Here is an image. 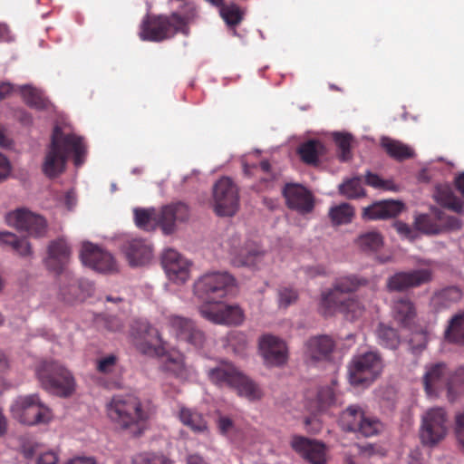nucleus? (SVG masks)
I'll use <instances>...</instances> for the list:
<instances>
[{
    "mask_svg": "<svg viewBox=\"0 0 464 464\" xmlns=\"http://www.w3.org/2000/svg\"><path fill=\"white\" fill-rule=\"evenodd\" d=\"M105 327L111 332L121 331L123 327L121 321L114 316L108 317L105 320Z\"/></svg>",
    "mask_w": 464,
    "mask_h": 464,
    "instance_id": "nucleus-59",
    "label": "nucleus"
},
{
    "mask_svg": "<svg viewBox=\"0 0 464 464\" xmlns=\"http://www.w3.org/2000/svg\"><path fill=\"white\" fill-rule=\"evenodd\" d=\"M137 334L139 335L136 346L137 349L148 355L161 356L166 353L165 343L157 328L146 321L138 323Z\"/></svg>",
    "mask_w": 464,
    "mask_h": 464,
    "instance_id": "nucleus-19",
    "label": "nucleus"
},
{
    "mask_svg": "<svg viewBox=\"0 0 464 464\" xmlns=\"http://www.w3.org/2000/svg\"><path fill=\"white\" fill-rule=\"evenodd\" d=\"M438 201L445 208L460 213L463 210V202L456 197L450 189L441 190L438 194Z\"/></svg>",
    "mask_w": 464,
    "mask_h": 464,
    "instance_id": "nucleus-48",
    "label": "nucleus"
},
{
    "mask_svg": "<svg viewBox=\"0 0 464 464\" xmlns=\"http://www.w3.org/2000/svg\"><path fill=\"white\" fill-rule=\"evenodd\" d=\"M415 226L425 234L434 235L445 230H458L461 227V222L457 217L449 216L444 210L434 208L430 214L420 215Z\"/></svg>",
    "mask_w": 464,
    "mask_h": 464,
    "instance_id": "nucleus-14",
    "label": "nucleus"
},
{
    "mask_svg": "<svg viewBox=\"0 0 464 464\" xmlns=\"http://www.w3.org/2000/svg\"><path fill=\"white\" fill-rule=\"evenodd\" d=\"M134 464H172L164 454L159 452H143L135 457Z\"/></svg>",
    "mask_w": 464,
    "mask_h": 464,
    "instance_id": "nucleus-49",
    "label": "nucleus"
},
{
    "mask_svg": "<svg viewBox=\"0 0 464 464\" xmlns=\"http://www.w3.org/2000/svg\"><path fill=\"white\" fill-rule=\"evenodd\" d=\"M109 418L122 429L140 436L147 427V421L154 413L150 401H141L134 395L113 396L107 405Z\"/></svg>",
    "mask_w": 464,
    "mask_h": 464,
    "instance_id": "nucleus-2",
    "label": "nucleus"
},
{
    "mask_svg": "<svg viewBox=\"0 0 464 464\" xmlns=\"http://www.w3.org/2000/svg\"><path fill=\"white\" fill-rule=\"evenodd\" d=\"M340 193L349 198H358L365 196L360 178L348 179L339 187Z\"/></svg>",
    "mask_w": 464,
    "mask_h": 464,
    "instance_id": "nucleus-46",
    "label": "nucleus"
},
{
    "mask_svg": "<svg viewBox=\"0 0 464 464\" xmlns=\"http://www.w3.org/2000/svg\"><path fill=\"white\" fill-rule=\"evenodd\" d=\"M229 255L231 263L235 266H248L258 268L263 262L266 253L257 246L246 244L241 245V239L238 236L231 237L225 246Z\"/></svg>",
    "mask_w": 464,
    "mask_h": 464,
    "instance_id": "nucleus-13",
    "label": "nucleus"
},
{
    "mask_svg": "<svg viewBox=\"0 0 464 464\" xmlns=\"http://www.w3.org/2000/svg\"><path fill=\"white\" fill-rule=\"evenodd\" d=\"M351 136L349 134L335 133L334 141L340 150V160L346 161L351 158Z\"/></svg>",
    "mask_w": 464,
    "mask_h": 464,
    "instance_id": "nucleus-52",
    "label": "nucleus"
},
{
    "mask_svg": "<svg viewBox=\"0 0 464 464\" xmlns=\"http://www.w3.org/2000/svg\"><path fill=\"white\" fill-rule=\"evenodd\" d=\"M14 90V85L9 82L0 83V101L9 97Z\"/></svg>",
    "mask_w": 464,
    "mask_h": 464,
    "instance_id": "nucleus-62",
    "label": "nucleus"
},
{
    "mask_svg": "<svg viewBox=\"0 0 464 464\" xmlns=\"http://www.w3.org/2000/svg\"><path fill=\"white\" fill-rule=\"evenodd\" d=\"M215 211L220 217H232L239 207L237 187L229 178L218 180L213 188Z\"/></svg>",
    "mask_w": 464,
    "mask_h": 464,
    "instance_id": "nucleus-12",
    "label": "nucleus"
},
{
    "mask_svg": "<svg viewBox=\"0 0 464 464\" xmlns=\"http://www.w3.org/2000/svg\"><path fill=\"white\" fill-rule=\"evenodd\" d=\"M118 362V357L109 354L97 360L96 370L102 374H110L114 372Z\"/></svg>",
    "mask_w": 464,
    "mask_h": 464,
    "instance_id": "nucleus-53",
    "label": "nucleus"
},
{
    "mask_svg": "<svg viewBox=\"0 0 464 464\" xmlns=\"http://www.w3.org/2000/svg\"><path fill=\"white\" fill-rule=\"evenodd\" d=\"M377 335L380 344L389 349H396L400 343L397 331L383 324H380L377 329Z\"/></svg>",
    "mask_w": 464,
    "mask_h": 464,
    "instance_id": "nucleus-42",
    "label": "nucleus"
},
{
    "mask_svg": "<svg viewBox=\"0 0 464 464\" xmlns=\"http://www.w3.org/2000/svg\"><path fill=\"white\" fill-rule=\"evenodd\" d=\"M456 436L464 449V413L456 416Z\"/></svg>",
    "mask_w": 464,
    "mask_h": 464,
    "instance_id": "nucleus-57",
    "label": "nucleus"
},
{
    "mask_svg": "<svg viewBox=\"0 0 464 464\" xmlns=\"http://www.w3.org/2000/svg\"><path fill=\"white\" fill-rule=\"evenodd\" d=\"M448 399L453 401L458 394L464 392V367L457 369L447 382Z\"/></svg>",
    "mask_w": 464,
    "mask_h": 464,
    "instance_id": "nucleus-43",
    "label": "nucleus"
},
{
    "mask_svg": "<svg viewBox=\"0 0 464 464\" xmlns=\"http://www.w3.org/2000/svg\"><path fill=\"white\" fill-rule=\"evenodd\" d=\"M356 243L363 251H377L382 246V237L378 232L370 231L359 236Z\"/></svg>",
    "mask_w": 464,
    "mask_h": 464,
    "instance_id": "nucleus-44",
    "label": "nucleus"
},
{
    "mask_svg": "<svg viewBox=\"0 0 464 464\" xmlns=\"http://www.w3.org/2000/svg\"><path fill=\"white\" fill-rule=\"evenodd\" d=\"M87 146L82 137L75 133H64L56 125L51 136L42 165L44 174L49 179H54L64 172L70 156L73 158L75 167H81L86 158Z\"/></svg>",
    "mask_w": 464,
    "mask_h": 464,
    "instance_id": "nucleus-1",
    "label": "nucleus"
},
{
    "mask_svg": "<svg viewBox=\"0 0 464 464\" xmlns=\"http://www.w3.org/2000/svg\"><path fill=\"white\" fill-rule=\"evenodd\" d=\"M444 336L449 343L464 345V312L450 319Z\"/></svg>",
    "mask_w": 464,
    "mask_h": 464,
    "instance_id": "nucleus-38",
    "label": "nucleus"
},
{
    "mask_svg": "<svg viewBox=\"0 0 464 464\" xmlns=\"http://www.w3.org/2000/svg\"><path fill=\"white\" fill-rule=\"evenodd\" d=\"M317 398L320 402V409L323 410L325 406L333 403L334 400V394L332 389L328 387L323 388L318 392Z\"/></svg>",
    "mask_w": 464,
    "mask_h": 464,
    "instance_id": "nucleus-55",
    "label": "nucleus"
},
{
    "mask_svg": "<svg viewBox=\"0 0 464 464\" xmlns=\"http://www.w3.org/2000/svg\"><path fill=\"white\" fill-rule=\"evenodd\" d=\"M165 325L170 334L178 341L201 349L206 343L205 333L199 329L194 321L188 317L169 314L165 317Z\"/></svg>",
    "mask_w": 464,
    "mask_h": 464,
    "instance_id": "nucleus-11",
    "label": "nucleus"
},
{
    "mask_svg": "<svg viewBox=\"0 0 464 464\" xmlns=\"http://www.w3.org/2000/svg\"><path fill=\"white\" fill-rule=\"evenodd\" d=\"M293 450L311 464H326V447L318 440L303 436H294Z\"/></svg>",
    "mask_w": 464,
    "mask_h": 464,
    "instance_id": "nucleus-26",
    "label": "nucleus"
},
{
    "mask_svg": "<svg viewBox=\"0 0 464 464\" xmlns=\"http://www.w3.org/2000/svg\"><path fill=\"white\" fill-rule=\"evenodd\" d=\"M392 309L394 319L403 327L410 326L416 316L414 304L408 297L394 300Z\"/></svg>",
    "mask_w": 464,
    "mask_h": 464,
    "instance_id": "nucleus-32",
    "label": "nucleus"
},
{
    "mask_svg": "<svg viewBox=\"0 0 464 464\" xmlns=\"http://www.w3.org/2000/svg\"><path fill=\"white\" fill-rule=\"evenodd\" d=\"M394 227L399 234L405 236V237H409L410 234L411 233V227L406 223H403L401 221L396 222L394 224Z\"/></svg>",
    "mask_w": 464,
    "mask_h": 464,
    "instance_id": "nucleus-63",
    "label": "nucleus"
},
{
    "mask_svg": "<svg viewBox=\"0 0 464 464\" xmlns=\"http://www.w3.org/2000/svg\"><path fill=\"white\" fill-rule=\"evenodd\" d=\"M6 223L17 230L24 231L34 237H42L47 231V222L40 215L20 208L5 216Z\"/></svg>",
    "mask_w": 464,
    "mask_h": 464,
    "instance_id": "nucleus-16",
    "label": "nucleus"
},
{
    "mask_svg": "<svg viewBox=\"0 0 464 464\" xmlns=\"http://www.w3.org/2000/svg\"><path fill=\"white\" fill-rule=\"evenodd\" d=\"M80 257L84 266L100 273L112 272L116 269L111 254L92 243L82 245Z\"/></svg>",
    "mask_w": 464,
    "mask_h": 464,
    "instance_id": "nucleus-20",
    "label": "nucleus"
},
{
    "mask_svg": "<svg viewBox=\"0 0 464 464\" xmlns=\"http://www.w3.org/2000/svg\"><path fill=\"white\" fill-rule=\"evenodd\" d=\"M335 347L334 341L328 335L309 338L304 344V354L314 361L326 360Z\"/></svg>",
    "mask_w": 464,
    "mask_h": 464,
    "instance_id": "nucleus-29",
    "label": "nucleus"
},
{
    "mask_svg": "<svg viewBox=\"0 0 464 464\" xmlns=\"http://www.w3.org/2000/svg\"><path fill=\"white\" fill-rule=\"evenodd\" d=\"M282 192L289 208L301 214L310 213L314 209V196L305 187L289 183L284 187Z\"/></svg>",
    "mask_w": 464,
    "mask_h": 464,
    "instance_id": "nucleus-24",
    "label": "nucleus"
},
{
    "mask_svg": "<svg viewBox=\"0 0 464 464\" xmlns=\"http://www.w3.org/2000/svg\"><path fill=\"white\" fill-rule=\"evenodd\" d=\"M201 316L208 321L227 325H238L244 321V313L238 305L213 303L199 307Z\"/></svg>",
    "mask_w": 464,
    "mask_h": 464,
    "instance_id": "nucleus-17",
    "label": "nucleus"
},
{
    "mask_svg": "<svg viewBox=\"0 0 464 464\" xmlns=\"http://www.w3.org/2000/svg\"><path fill=\"white\" fill-rule=\"evenodd\" d=\"M297 292L290 287H282L278 290V303L280 307H288L297 300Z\"/></svg>",
    "mask_w": 464,
    "mask_h": 464,
    "instance_id": "nucleus-54",
    "label": "nucleus"
},
{
    "mask_svg": "<svg viewBox=\"0 0 464 464\" xmlns=\"http://www.w3.org/2000/svg\"><path fill=\"white\" fill-rule=\"evenodd\" d=\"M319 309L324 316H332L340 313L353 320L362 315L365 305L357 296H348L338 300L332 298L326 303H320Z\"/></svg>",
    "mask_w": 464,
    "mask_h": 464,
    "instance_id": "nucleus-23",
    "label": "nucleus"
},
{
    "mask_svg": "<svg viewBox=\"0 0 464 464\" xmlns=\"http://www.w3.org/2000/svg\"><path fill=\"white\" fill-rule=\"evenodd\" d=\"M368 284L369 280L359 275L351 274L340 276L334 280L331 288L322 292L320 303H326L332 298L335 300L345 298V294L354 293Z\"/></svg>",
    "mask_w": 464,
    "mask_h": 464,
    "instance_id": "nucleus-22",
    "label": "nucleus"
},
{
    "mask_svg": "<svg viewBox=\"0 0 464 464\" xmlns=\"http://www.w3.org/2000/svg\"><path fill=\"white\" fill-rule=\"evenodd\" d=\"M124 252L131 266H143L152 257L151 246L146 240L139 238L130 240L124 247Z\"/></svg>",
    "mask_w": 464,
    "mask_h": 464,
    "instance_id": "nucleus-30",
    "label": "nucleus"
},
{
    "mask_svg": "<svg viewBox=\"0 0 464 464\" xmlns=\"http://www.w3.org/2000/svg\"><path fill=\"white\" fill-rule=\"evenodd\" d=\"M349 380L353 385H369L381 373L382 360L378 353L356 355L349 364Z\"/></svg>",
    "mask_w": 464,
    "mask_h": 464,
    "instance_id": "nucleus-10",
    "label": "nucleus"
},
{
    "mask_svg": "<svg viewBox=\"0 0 464 464\" xmlns=\"http://www.w3.org/2000/svg\"><path fill=\"white\" fill-rule=\"evenodd\" d=\"M381 145L386 153L392 159L402 161L414 157V150L400 140L382 137Z\"/></svg>",
    "mask_w": 464,
    "mask_h": 464,
    "instance_id": "nucleus-34",
    "label": "nucleus"
},
{
    "mask_svg": "<svg viewBox=\"0 0 464 464\" xmlns=\"http://www.w3.org/2000/svg\"><path fill=\"white\" fill-rule=\"evenodd\" d=\"M0 242L9 246L21 256H29L33 254L32 246L25 238H19L10 232H0Z\"/></svg>",
    "mask_w": 464,
    "mask_h": 464,
    "instance_id": "nucleus-40",
    "label": "nucleus"
},
{
    "mask_svg": "<svg viewBox=\"0 0 464 464\" xmlns=\"http://www.w3.org/2000/svg\"><path fill=\"white\" fill-rule=\"evenodd\" d=\"M228 340H229V343L231 345H234L235 341L238 342V343H239L238 351L243 350L246 345V335L240 332H235V333L230 334Z\"/></svg>",
    "mask_w": 464,
    "mask_h": 464,
    "instance_id": "nucleus-61",
    "label": "nucleus"
},
{
    "mask_svg": "<svg viewBox=\"0 0 464 464\" xmlns=\"http://www.w3.org/2000/svg\"><path fill=\"white\" fill-rule=\"evenodd\" d=\"M259 348L266 364L280 366L287 360V348L285 343L271 334L262 336Z\"/></svg>",
    "mask_w": 464,
    "mask_h": 464,
    "instance_id": "nucleus-27",
    "label": "nucleus"
},
{
    "mask_svg": "<svg viewBox=\"0 0 464 464\" xmlns=\"http://www.w3.org/2000/svg\"><path fill=\"white\" fill-rule=\"evenodd\" d=\"M94 291L92 282L74 276L70 271L64 272L60 278L59 295L67 304L83 302Z\"/></svg>",
    "mask_w": 464,
    "mask_h": 464,
    "instance_id": "nucleus-15",
    "label": "nucleus"
},
{
    "mask_svg": "<svg viewBox=\"0 0 464 464\" xmlns=\"http://www.w3.org/2000/svg\"><path fill=\"white\" fill-rule=\"evenodd\" d=\"M234 427L233 421L230 418L221 416L218 418V428L222 434H227Z\"/></svg>",
    "mask_w": 464,
    "mask_h": 464,
    "instance_id": "nucleus-60",
    "label": "nucleus"
},
{
    "mask_svg": "<svg viewBox=\"0 0 464 464\" xmlns=\"http://www.w3.org/2000/svg\"><path fill=\"white\" fill-rule=\"evenodd\" d=\"M35 375L43 389L59 397H70L75 391L72 373L57 361L40 362L35 367Z\"/></svg>",
    "mask_w": 464,
    "mask_h": 464,
    "instance_id": "nucleus-4",
    "label": "nucleus"
},
{
    "mask_svg": "<svg viewBox=\"0 0 464 464\" xmlns=\"http://www.w3.org/2000/svg\"><path fill=\"white\" fill-rule=\"evenodd\" d=\"M160 370L180 380L187 379L189 374L188 368L185 365L184 357L181 354L168 355L161 364Z\"/></svg>",
    "mask_w": 464,
    "mask_h": 464,
    "instance_id": "nucleus-36",
    "label": "nucleus"
},
{
    "mask_svg": "<svg viewBox=\"0 0 464 464\" xmlns=\"http://www.w3.org/2000/svg\"><path fill=\"white\" fill-rule=\"evenodd\" d=\"M365 183L368 186H371L377 189H382V190H390V191H396L398 190V186L394 184L392 180L389 179H382L380 176L377 174L367 172L365 176Z\"/></svg>",
    "mask_w": 464,
    "mask_h": 464,
    "instance_id": "nucleus-50",
    "label": "nucleus"
},
{
    "mask_svg": "<svg viewBox=\"0 0 464 464\" xmlns=\"http://www.w3.org/2000/svg\"><path fill=\"white\" fill-rule=\"evenodd\" d=\"M353 217L354 208L348 203L332 207L329 210V218L334 226L349 224Z\"/></svg>",
    "mask_w": 464,
    "mask_h": 464,
    "instance_id": "nucleus-41",
    "label": "nucleus"
},
{
    "mask_svg": "<svg viewBox=\"0 0 464 464\" xmlns=\"http://www.w3.org/2000/svg\"><path fill=\"white\" fill-rule=\"evenodd\" d=\"M449 430V419L443 408L429 409L421 418L420 439L423 445L434 447L441 442Z\"/></svg>",
    "mask_w": 464,
    "mask_h": 464,
    "instance_id": "nucleus-9",
    "label": "nucleus"
},
{
    "mask_svg": "<svg viewBox=\"0 0 464 464\" xmlns=\"http://www.w3.org/2000/svg\"><path fill=\"white\" fill-rule=\"evenodd\" d=\"M403 204L395 200H384L363 208L362 218L369 220L385 219L401 212Z\"/></svg>",
    "mask_w": 464,
    "mask_h": 464,
    "instance_id": "nucleus-31",
    "label": "nucleus"
},
{
    "mask_svg": "<svg viewBox=\"0 0 464 464\" xmlns=\"http://www.w3.org/2000/svg\"><path fill=\"white\" fill-rule=\"evenodd\" d=\"M11 172V165L6 157L0 153V182L5 180Z\"/></svg>",
    "mask_w": 464,
    "mask_h": 464,
    "instance_id": "nucleus-58",
    "label": "nucleus"
},
{
    "mask_svg": "<svg viewBox=\"0 0 464 464\" xmlns=\"http://www.w3.org/2000/svg\"><path fill=\"white\" fill-rule=\"evenodd\" d=\"M66 464H97V463H96V460L91 457H77V458L71 459Z\"/></svg>",
    "mask_w": 464,
    "mask_h": 464,
    "instance_id": "nucleus-64",
    "label": "nucleus"
},
{
    "mask_svg": "<svg viewBox=\"0 0 464 464\" xmlns=\"http://www.w3.org/2000/svg\"><path fill=\"white\" fill-rule=\"evenodd\" d=\"M59 457L54 451H46L37 458L36 464H58Z\"/></svg>",
    "mask_w": 464,
    "mask_h": 464,
    "instance_id": "nucleus-56",
    "label": "nucleus"
},
{
    "mask_svg": "<svg viewBox=\"0 0 464 464\" xmlns=\"http://www.w3.org/2000/svg\"><path fill=\"white\" fill-rule=\"evenodd\" d=\"M243 170L245 175L248 177L256 176L259 173L265 174V177H260V179L265 182L270 181L274 179V176L271 173V165L267 160H263L258 165H248L247 163H244Z\"/></svg>",
    "mask_w": 464,
    "mask_h": 464,
    "instance_id": "nucleus-47",
    "label": "nucleus"
},
{
    "mask_svg": "<svg viewBox=\"0 0 464 464\" xmlns=\"http://www.w3.org/2000/svg\"><path fill=\"white\" fill-rule=\"evenodd\" d=\"M134 221L136 226L145 231H151L159 225L165 234H171L176 222H185L189 218V208L183 202H176L162 207L160 214L154 208H135Z\"/></svg>",
    "mask_w": 464,
    "mask_h": 464,
    "instance_id": "nucleus-3",
    "label": "nucleus"
},
{
    "mask_svg": "<svg viewBox=\"0 0 464 464\" xmlns=\"http://www.w3.org/2000/svg\"><path fill=\"white\" fill-rule=\"evenodd\" d=\"M431 279L432 273L428 268L401 271L388 277L386 287L390 292H403L427 284Z\"/></svg>",
    "mask_w": 464,
    "mask_h": 464,
    "instance_id": "nucleus-18",
    "label": "nucleus"
},
{
    "mask_svg": "<svg viewBox=\"0 0 464 464\" xmlns=\"http://www.w3.org/2000/svg\"><path fill=\"white\" fill-rule=\"evenodd\" d=\"M234 285V278L227 272L208 273L195 284V295L204 304L218 303Z\"/></svg>",
    "mask_w": 464,
    "mask_h": 464,
    "instance_id": "nucleus-7",
    "label": "nucleus"
},
{
    "mask_svg": "<svg viewBox=\"0 0 464 464\" xmlns=\"http://www.w3.org/2000/svg\"><path fill=\"white\" fill-rule=\"evenodd\" d=\"M179 417L185 426L195 432H203L208 428L203 415L195 410L182 407Z\"/></svg>",
    "mask_w": 464,
    "mask_h": 464,
    "instance_id": "nucleus-37",
    "label": "nucleus"
},
{
    "mask_svg": "<svg viewBox=\"0 0 464 464\" xmlns=\"http://www.w3.org/2000/svg\"><path fill=\"white\" fill-rule=\"evenodd\" d=\"M71 246L64 238L60 237L49 243L47 256L44 262L48 270L62 276L64 272H67L66 266L71 260Z\"/></svg>",
    "mask_w": 464,
    "mask_h": 464,
    "instance_id": "nucleus-21",
    "label": "nucleus"
},
{
    "mask_svg": "<svg viewBox=\"0 0 464 464\" xmlns=\"http://www.w3.org/2000/svg\"><path fill=\"white\" fill-rule=\"evenodd\" d=\"M362 420H364L362 409L357 405H351L341 414L340 424L343 430L356 432Z\"/></svg>",
    "mask_w": 464,
    "mask_h": 464,
    "instance_id": "nucleus-39",
    "label": "nucleus"
},
{
    "mask_svg": "<svg viewBox=\"0 0 464 464\" xmlns=\"http://www.w3.org/2000/svg\"><path fill=\"white\" fill-rule=\"evenodd\" d=\"M382 429L381 422L374 418L367 417L364 414V420L359 423L356 432H360L364 437L376 435Z\"/></svg>",
    "mask_w": 464,
    "mask_h": 464,
    "instance_id": "nucleus-51",
    "label": "nucleus"
},
{
    "mask_svg": "<svg viewBox=\"0 0 464 464\" xmlns=\"http://www.w3.org/2000/svg\"><path fill=\"white\" fill-rule=\"evenodd\" d=\"M161 263L170 281L183 284L188 279L190 264L176 250L166 249L162 254Z\"/></svg>",
    "mask_w": 464,
    "mask_h": 464,
    "instance_id": "nucleus-25",
    "label": "nucleus"
},
{
    "mask_svg": "<svg viewBox=\"0 0 464 464\" xmlns=\"http://www.w3.org/2000/svg\"><path fill=\"white\" fill-rule=\"evenodd\" d=\"M220 16L230 27L238 25L243 20V12L236 4H229L222 6L219 10Z\"/></svg>",
    "mask_w": 464,
    "mask_h": 464,
    "instance_id": "nucleus-45",
    "label": "nucleus"
},
{
    "mask_svg": "<svg viewBox=\"0 0 464 464\" xmlns=\"http://www.w3.org/2000/svg\"><path fill=\"white\" fill-rule=\"evenodd\" d=\"M448 368L445 363L438 362L427 367L423 376L425 392L429 396H437L439 391L446 386L450 380Z\"/></svg>",
    "mask_w": 464,
    "mask_h": 464,
    "instance_id": "nucleus-28",
    "label": "nucleus"
},
{
    "mask_svg": "<svg viewBox=\"0 0 464 464\" xmlns=\"http://www.w3.org/2000/svg\"><path fill=\"white\" fill-rule=\"evenodd\" d=\"M19 92L26 105L38 111L47 110L50 106V101L44 96V92L32 85L25 84L19 87Z\"/></svg>",
    "mask_w": 464,
    "mask_h": 464,
    "instance_id": "nucleus-33",
    "label": "nucleus"
},
{
    "mask_svg": "<svg viewBox=\"0 0 464 464\" xmlns=\"http://www.w3.org/2000/svg\"><path fill=\"white\" fill-rule=\"evenodd\" d=\"M208 375L214 384L219 387L231 388L239 396L249 401L259 400L262 396L257 384L231 362H222L219 366L210 369Z\"/></svg>",
    "mask_w": 464,
    "mask_h": 464,
    "instance_id": "nucleus-5",
    "label": "nucleus"
},
{
    "mask_svg": "<svg viewBox=\"0 0 464 464\" xmlns=\"http://www.w3.org/2000/svg\"><path fill=\"white\" fill-rule=\"evenodd\" d=\"M11 413L17 421L28 426L47 424L53 419L51 409L38 394L17 397L11 405Z\"/></svg>",
    "mask_w": 464,
    "mask_h": 464,
    "instance_id": "nucleus-6",
    "label": "nucleus"
},
{
    "mask_svg": "<svg viewBox=\"0 0 464 464\" xmlns=\"http://www.w3.org/2000/svg\"><path fill=\"white\" fill-rule=\"evenodd\" d=\"M188 23V18L178 13L170 16H148L141 24L140 38L142 40L160 42L174 35Z\"/></svg>",
    "mask_w": 464,
    "mask_h": 464,
    "instance_id": "nucleus-8",
    "label": "nucleus"
},
{
    "mask_svg": "<svg viewBox=\"0 0 464 464\" xmlns=\"http://www.w3.org/2000/svg\"><path fill=\"white\" fill-rule=\"evenodd\" d=\"M324 152V144L317 140H309L301 143L297 149V153L303 162L308 165H317L319 158Z\"/></svg>",
    "mask_w": 464,
    "mask_h": 464,
    "instance_id": "nucleus-35",
    "label": "nucleus"
}]
</instances>
